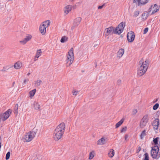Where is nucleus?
Wrapping results in <instances>:
<instances>
[{
  "mask_svg": "<svg viewBox=\"0 0 160 160\" xmlns=\"http://www.w3.org/2000/svg\"><path fill=\"white\" fill-rule=\"evenodd\" d=\"M65 128V124L63 122L61 123L57 127L54 132V134L55 135L54 136V140H58L61 138L64 132Z\"/></svg>",
  "mask_w": 160,
  "mask_h": 160,
  "instance_id": "1",
  "label": "nucleus"
},
{
  "mask_svg": "<svg viewBox=\"0 0 160 160\" xmlns=\"http://www.w3.org/2000/svg\"><path fill=\"white\" fill-rule=\"evenodd\" d=\"M139 64L140 66L138 68L137 75L140 77L146 72L149 65V61L146 60L144 62L143 60H141L139 62Z\"/></svg>",
  "mask_w": 160,
  "mask_h": 160,
  "instance_id": "2",
  "label": "nucleus"
},
{
  "mask_svg": "<svg viewBox=\"0 0 160 160\" xmlns=\"http://www.w3.org/2000/svg\"><path fill=\"white\" fill-rule=\"evenodd\" d=\"M73 49L71 48L68 52L66 59L67 67H69L73 62L74 59Z\"/></svg>",
  "mask_w": 160,
  "mask_h": 160,
  "instance_id": "3",
  "label": "nucleus"
},
{
  "mask_svg": "<svg viewBox=\"0 0 160 160\" xmlns=\"http://www.w3.org/2000/svg\"><path fill=\"white\" fill-rule=\"evenodd\" d=\"M159 150V147L158 146H155L152 147L151 154L152 158L158 159L160 157Z\"/></svg>",
  "mask_w": 160,
  "mask_h": 160,
  "instance_id": "4",
  "label": "nucleus"
},
{
  "mask_svg": "<svg viewBox=\"0 0 160 160\" xmlns=\"http://www.w3.org/2000/svg\"><path fill=\"white\" fill-rule=\"evenodd\" d=\"M36 134V132L33 131H31L27 133L24 136L25 141L28 142L31 141L35 137Z\"/></svg>",
  "mask_w": 160,
  "mask_h": 160,
  "instance_id": "5",
  "label": "nucleus"
},
{
  "mask_svg": "<svg viewBox=\"0 0 160 160\" xmlns=\"http://www.w3.org/2000/svg\"><path fill=\"white\" fill-rule=\"evenodd\" d=\"M12 112V110L9 109L3 114L0 113V120H6Z\"/></svg>",
  "mask_w": 160,
  "mask_h": 160,
  "instance_id": "6",
  "label": "nucleus"
},
{
  "mask_svg": "<svg viewBox=\"0 0 160 160\" xmlns=\"http://www.w3.org/2000/svg\"><path fill=\"white\" fill-rule=\"evenodd\" d=\"M125 25V23L124 22L120 23L117 27L115 28L116 31L115 34H120L123 32Z\"/></svg>",
  "mask_w": 160,
  "mask_h": 160,
  "instance_id": "7",
  "label": "nucleus"
},
{
  "mask_svg": "<svg viewBox=\"0 0 160 160\" xmlns=\"http://www.w3.org/2000/svg\"><path fill=\"white\" fill-rule=\"evenodd\" d=\"M116 32L115 28L112 27H110L106 28L105 30L104 35L106 37L108 35L115 33Z\"/></svg>",
  "mask_w": 160,
  "mask_h": 160,
  "instance_id": "8",
  "label": "nucleus"
},
{
  "mask_svg": "<svg viewBox=\"0 0 160 160\" xmlns=\"http://www.w3.org/2000/svg\"><path fill=\"white\" fill-rule=\"evenodd\" d=\"M159 10L156 4H155L154 6L151 5L150 8L148 10L149 13H150L151 14H153Z\"/></svg>",
  "mask_w": 160,
  "mask_h": 160,
  "instance_id": "9",
  "label": "nucleus"
},
{
  "mask_svg": "<svg viewBox=\"0 0 160 160\" xmlns=\"http://www.w3.org/2000/svg\"><path fill=\"white\" fill-rule=\"evenodd\" d=\"M127 38L128 41L130 42H132L135 38L134 33L133 32L131 31L128 33L127 35Z\"/></svg>",
  "mask_w": 160,
  "mask_h": 160,
  "instance_id": "10",
  "label": "nucleus"
},
{
  "mask_svg": "<svg viewBox=\"0 0 160 160\" xmlns=\"http://www.w3.org/2000/svg\"><path fill=\"white\" fill-rule=\"evenodd\" d=\"M44 24H42L39 27L40 31L42 35H44L46 33V28L44 26Z\"/></svg>",
  "mask_w": 160,
  "mask_h": 160,
  "instance_id": "11",
  "label": "nucleus"
},
{
  "mask_svg": "<svg viewBox=\"0 0 160 160\" xmlns=\"http://www.w3.org/2000/svg\"><path fill=\"white\" fill-rule=\"evenodd\" d=\"M159 121H153L152 122V126L154 130H158V128Z\"/></svg>",
  "mask_w": 160,
  "mask_h": 160,
  "instance_id": "12",
  "label": "nucleus"
},
{
  "mask_svg": "<svg viewBox=\"0 0 160 160\" xmlns=\"http://www.w3.org/2000/svg\"><path fill=\"white\" fill-rule=\"evenodd\" d=\"M72 8V7L71 5H68L66 6L64 9V13L66 14H68L71 11Z\"/></svg>",
  "mask_w": 160,
  "mask_h": 160,
  "instance_id": "13",
  "label": "nucleus"
},
{
  "mask_svg": "<svg viewBox=\"0 0 160 160\" xmlns=\"http://www.w3.org/2000/svg\"><path fill=\"white\" fill-rule=\"evenodd\" d=\"M124 52V50L123 49L121 48L117 52V57L120 58H121Z\"/></svg>",
  "mask_w": 160,
  "mask_h": 160,
  "instance_id": "14",
  "label": "nucleus"
},
{
  "mask_svg": "<svg viewBox=\"0 0 160 160\" xmlns=\"http://www.w3.org/2000/svg\"><path fill=\"white\" fill-rule=\"evenodd\" d=\"M82 20V18L80 17H78L74 20L73 25L77 26H78Z\"/></svg>",
  "mask_w": 160,
  "mask_h": 160,
  "instance_id": "15",
  "label": "nucleus"
},
{
  "mask_svg": "<svg viewBox=\"0 0 160 160\" xmlns=\"http://www.w3.org/2000/svg\"><path fill=\"white\" fill-rule=\"evenodd\" d=\"M105 143V139L104 138L99 139L97 142V145H103Z\"/></svg>",
  "mask_w": 160,
  "mask_h": 160,
  "instance_id": "16",
  "label": "nucleus"
},
{
  "mask_svg": "<svg viewBox=\"0 0 160 160\" xmlns=\"http://www.w3.org/2000/svg\"><path fill=\"white\" fill-rule=\"evenodd\" d=\"M22 67V63L21 62H18L14 65V68L17 69H20Z\"/></svg>",
  "mask_w": 160,
  "mask_h": 160,
  "instance_id": "17",
  "label": "nucleus"
},
{
  "mask_svg": "<svg viewBox=\"0 0 160 160\" xmlns=\"http://www.w3.org/2000/svg\"><path fill=\"white\" fill-rule=\"evenodd\" d=\"M148 13L147 12L143 13L142 15V20L144 21L148 17Z\"/></svg>",
  "mask_w": 160,
  "mask_h": 160,
  "instance_id": "18",
  "label": "nucleus"
},
{
  "mask_svg": "<svg viewBox=\"0 0 160 160\" xmlns=\"http://www.w3.org/2000/svg\"><path fill=\"white\" fill-rule=\"evenodd\" d=\"M33 106L34 109L36 110H38L40 108V105L39 104L36 102H34L33 103Z\"/></svg>",
  "mask_w": 160,
  "mask_h": 160,
  "instance_id": "19",
  "label": "nucleus"
},
{
  "mask_svg": "<svg viewBox=\"0 0 160 160\" xmlns=\"http://www.w3.org/2000/svg\"><path fill=\"white\" fill-rule=\"evenodd\" d=\"M36 89H34L30 91L29 92V96L32 98L35 95V93L36 92Z\"/></svg>",
  "mask_w": 160,
  "mask_h": 160,
  "instance_id": "20",
  "label": "nucleus"
},
{
  "mask_svg": "<svg viewBox=\"0 0 160 160\" xmlns=\"http://www.w3.org/2000/svg\"><path fill=\"white\" fill-rule=\"evenodd\" d=\"M114 154V151L113 149H111L108 153V156L110 158L112 157Z\"/></svg>",
  "mask_w": 160,
  "mask_h": 160,
  "instance_id": "21",
  "label": "nucleus"
},
{
  "mask_svg": "<svg viewBox=\"0 0 160 160\" xmlns=\"http://www.w3.org/2000/svg\"><path fill=\"white\" fill-rule=\"evenodd\" d=\"M147 122V121H141L140 123V127L142 128H143L146 126Z\"/></svg>",
  "mask_w": 160,
  "mask_h": 160,
  "instance_id": "22",
  "label": "nucleus"
},
{
  "mask_svg": "<svg viewBox=\"0 0 160 160\" xmlns=\"http://www.w3.org/2000/svg\"><path fill=\"white\" fill-rule=\"evenodd\" d=\"M50 22L49 20L45 21L42 23V24H44V26L46 28L48 27L50 24Z\"/></svg>",
  "mask_w": 160,
  "mask_h": 160,
  "instance_id": "23",
  "label": "nucleus"
},
{
  "mask_svg": "<svg viewBox=\"0 0 160 160\" xmlns=\"http://www.w3.org/2000/svg\"><path fill=\"white\" fill-rule=\"evenodd\" d=\"M18 104H16L15 105L14 108V113L16 114H17L18 112Z\"/></svg>",
  "mask_w": 160,
  "mask_h": 160,
  "instance_id": "24",
  "label": "nucleus"
},
{
  "mask_svg": "<svg viewBox=\"0 0 160 160\" xmlns=\"http://www.w3.org/2000/svg\"><path fill=\"white\" fill-rule=\"evenodd\" d=\"M159 139V137H157L156 138H154L153 139V141L155 146H157V145L158 144V142Z\"/></svg>",
  "mask_w": 160,
  "mask_h": 160,
  "instance_id": "25",
  "label": "nucleus"
},
{
  "mask_svg": "<svg viewBox=\"0 0 160 160\" xmlns=\"http://www.w3.org/2000/svg\"><path fill=\"white\" fill-rule=\"evenodd\" d=\"M42 81L40 80H38L35 82V85L36 87L39 86L42 83Z\"/></svg>",
  "mask_w": 160,
  "mask_h": 160,
  "instance_id": "26",
  "label": "nucleus"
},
{
  "mask_svg": "<svg viewBox=\"0 0 160 160\" xmlns=\"http://www.w3.org/2000/svg\"><path fill=\"white\" fill-rule=\"evenodd\" d=\"M11 68V66L9 65H7L5 67H4L3 68L1 71L2 72H5L8 70L9 68Z\"/></svg>",
  "mask_w": 160,
  "mask_h": 160,
  "instance_id": "27",
  "label": "nucleus"
},
{
  "mask_svg": "<svg viewBox=\"0 0 160 160\" xmlns=\"http://www.w3.org/2000/svg\"><path fill=\"white\" fill-rule=\"evenodd\" d=\"M42 53V52L41 49L37 50L36 55L35 56L37 58H38L41 55Z\"/></svg>",
  "mask_w": 160,
  "mask_h": 160,
  "instance_id": "28",
  "label": "nucleus"
},
{
  "mask_svg": "<svg viewBox=\"0 0 160 160\" xmlns=\"http://www.w3.org/2000/svg\"><path fill=\"white\" fill-rule=\"evenodd\" d=\"M68 39V38L66 36H64L62 37L60 41L62 43H64L66 41H67Z\"/></svg>",
  "mask_w": 160,
  "mask_h": 160,
  "instance_id": "29",
  "label": "nucleus"
},
{
  "mask_svg": "<svg viewBox=\"0 0 160 160\" xmlns=\"http://www.w3.org/2000/svg\"><path fill=\"white\" fill-rule=\"evenodd\" d=\"M146 130H144L142 131L140 135V137L141 139H142L146 135Z\"/></svg>",
  "mask_w": 160,
  "mask_h": 160,
  "instance_id": "30",
  "label": "nucleus"
},
{
  "mask_svg": "<svg viewBox=\"0 0 160 160\" xmlns=\"http://www.w3.org/2000/svg\"><path fill=\"white\" fill-rule=\"evenodd\" d=\"M124 121H119L116 124V128H117L119 127L123 123Z\"/></svg>",
  "mask_w": 160,
  "mask_h": 160,
  "instance_id": "31",
  "label": "nucleus"
},
{
  "mask_svg": "<svg viewBox=\"0 0 160 160\" xmlns=\"http://www.w3.org/2000/svg\"><path fill=\"white\" fill-rule=\"evenodd\" d=\"M28 42V41L27 40V39L25 38L23 40L20 41L19 42L21 44L24 45L25 44Z\"/></svg>",
  "mask_w": 160,
  "mask_h": 160,
  "instance_id": "32",
  "label": "nucleus"
},
{
  "mask_svg": "<svg viewBox=\"0 0 160 160\" xmlns=\"http://www.w3.org/2000/svg\"><path fill=\"white\" fill-rule=\"evenodd\" d=\"M149 0H140V4L144 5L147 3Z\"/></svg>",
  "mask_w": 160,
  "mask_h": 160,
  "instance_id": "33",
  "label": "nucleus"
},
{
  "mask_svg": "<svg viewBox=\"0 0 160 160\" xmlns=\"http://www.w3.org/2000/svg\"><path fill=\"white\" fill-rule=\"evenodd\" d=\"M32 36L31 35L28 34L27 35L25 38L27 39V40L28 41L32 38Z\"/></svg>",
  "mask_w": 160,
  "mask_h": 160,
  "instance_id": "34",
  "label": "nucleus"
},
{
  "mask_svg": "<svg viewBox=\"0 0 160 160\" xmlns=\"http://www.w3.org/2000/svg\"><path fill=\"white\" fill-rule=\"evenodd\" d=\"M94 152H91L89 153V159H92L94 157Z\"/></svg>",
  "mask_w": 160,
  "mask_h": 160,
  "instance_id": "35",
  "label": "nucleus"
},
{
  "mask_svg": "<svg viewBox=\"0 0 160 160\" xmlns=\"http://www.w3.org/2000/svg\"><path fill=\"white\" fill-rule=\"evenodd\" d=\"M144 155V160H149L148 154V153H145Z\"/></svg>",
  "mask_w": 160,
  "mask_h": 160,
  "instance_id": "36",
  "label": "nucleus"
},
{
  "mask_svg": "<svg viewBox=\"0 0 160 160\" xmlns=\"http://www.w3.org/2000/svg\"><path fill=\"white\" fill-rule=\"evenodd\" d=\"M10 156V152H8L6 154V160H8Z\"/></svg>",
  "mask_w": 160,
  "mask_h": 160,
  "instance_id": "37",
  "label": "nucleus"
},
{
  "mask_svg": "<svg viewBox=\"0 0 160 160\" xmlns=\"http://www.w3.org/2000/svg\"><path fill=\"white\" fill-rule=\"evenodd\" d=\"M159 107V104L158 103L155 104L153 107V109L156 110Z\"/></svg>",
  "mask_w": 160,
  "mask_h": 160,
  "instance_id": "38",
  "label": "nucleus"
},
{
  "mask_svg": "<svg viewBox=\"0 0 160 160\" xmlns=\"http://www.w3.org/2000/svg\"><path fill=\"white\" fill-rule=\"evenodd\" d=\"M127 127H123L121 130V132H125L127 130Z\"/></svg>",
  "mask_w": 160,
  "mask_h": 160,
  "instance_id": "39",
  "label": "nucleus"
},
{
  "mask_svg": "<svg viewBox=\"0 0 160 160\" xmlns=\"http://www.w3.org/2000/svg\"><path fill=\"white\" fill-rule=\"evenodd\" d=\"M139 11H135L134 14V16L135 17H137L139 14Z\"/></svg>",
  "mask_w": 160,
  "mask_h": 160,
  "instance_id": "40",
  "label": "nucleus"
},
{
  "mask_svg": "<svg viewBox=\"0 0 160 160\" xmlns=\"http://www.w3.org/2000/svg\"><path fill=\"white\" fill-rule=\"evenodd\" d=\"M133 2L135 3H137V2H138V5L139 6L140 5V0H134Z\"/></svg>",
  "mask_w": 160,
  "mask_h": 160,
  "instance_id": "41",
  "label": "nucleus"
},
{
  "mask_svg": "<svg viewBox=\"0 0 160 160\" xmlns=\"http://www.w3.org/2000/svg\"><path fill=\"white\" fill-rule=\"evenodd\" d=\"M137 109H133L132 112V115H135L137 112Z\"/></svg>",
  "mask_w": 160,
  "mask_h": 160,
  "instance_id": "42",
  "label": "nucleus"
},
{
  "mask_svg": "<svg viewBox=\"0 0 160 160\" xmlns=\"http://www.w3.org/2000/svg\"><path fill=\"white\" fill-rule=\"evenodd\" d=\"M148 30V28H146L144 29L143 30V34H146L147 33Z\"/></svg>",
  "mask_w": 160,
  "mask_h": 160,
  "instance_id": "43",
  "label": "nucleus"
},
{
  "mask_svg": "<svg viewBox=\"0 0 160 160\" xmlns=\"http://www.w3.org/2000/svg\"><path fill=\"white\" fill-rule=\"evenodd\" d=\"M148 116L147 115H146L143 117L142 120H146L148 119Z\"/></svg>",
  "mask_w": 160,
  "mask_h": 160,
  "instance_id": "44",
  "label": "nucleus"
},
{
  "mask_svg": "<svg viewBox=\"0 0 160 160\" xmlns=\"http://www.w3.org/2000/svg\"><path fill=\"white\" fill-rule=\"evenodd\" d=\"M121 83V80L120 79H118L117 81V84L118 85H120Z\"/></svg>",
  "mask_w": 160,
  "mask_h": 160,
  "instance_id": "45",
  "label": "nucleus"
},
{
  "mask_svg": "<svg viewBox=\"0 0 160 160\" xmlns=\"http://www.w3.org/2000/svg\"><path fill=\"white\" fill-rule=\"evenodd\" d=\"M78 92V91H74L72 92V94L73 95L76 96L77 95Z\"/></svg>",
  "mask_w": 160,
  "mask_h": 160,
  "instance_id": "46",
  "label": "nucleus"
},
{
  "mask_svg": "<svg viewBox=\"0 0 160 160\" xmlns=\"http://www.w3.org/2000/svg\"><path fill=\"white\" fill-rule=\"evenodd\" d=\"M141 150V148L140 147H139L138 148V149L137 150V153H138Z\"/></svg>",
  "mask_w": 160,
  "mask_h": 160,
  "instance_id": "47",
  "label": "nucleus"
},
{
  "mask_svg": "<svg viewBox=\"0 0 160 160\" xmlns=\"http://www.w3.org/2000/svg\"><path fill=\"white\" fill-rule=\"evenodd\" d=\"M104 5V4H103L102 6H99L98 7V9H101L102 8Z\"/></svg>",
  "mask_w": 160,
  "mask_h": 160,
  "instance_id": "48",
  "label": "nucleus"
},
{
  "mask_svg": "<svg viewBox=\"0 0 160 160\" xmlns=\"http://www.w3.org/2000/svg\"><path fill=\"white\" fill-rule=\"evenodd\" d=\"M77 26L76 25H73V26L72 27L71 29L72 30H73L75 27H76Z\"/></svg>",
  "mask_w": 160,
  "mask_h": 160,
  "instance_id": "49",
  "label": "nucleus"
},
{
  "mask_svg": "<svg viewBox=\"0 0 160 160\" xmlns=\"http://www.w3.org/2000/svg\"><path fill=\"white\" fill-rule=\"evenodd\" d=\"M28 81V79H25L24 81V82H23L24 83H26V82H27Z\"/></svg>",
  "mask_w": 160,
  "mask_h": 160,
  "instance_id": "50",
  "label": "nucleus"
},
{
  "mask_svg": "<svg viewBox=\"0 0 160 160\" xmlns=\"http://www.w3.org/2000/svg\"><path fill=\"white\" fill-rule=\"evenodd\" d=\"M128 136L127 135H125V140H126L127 138H128Z\"/></svg>",
  "mask_w": 160,
  "mask_h": 160,
  "instance_id": "51",
  "label": "nucleus"
},
{
  "mask_svg": "<svg viewBox=\"0 0 160 160\" xmlns=\"http://www.w3.org/2000/svg\"><path fill=\"white\" fill-rule=\"evenodd\" d=\"M2 11H3L4 10V7H2Z\"/></svg>",
  "mask_w": 160,
  "mask_h": 160,
  "instance_id": "52",
  "label": "nucleus"
},
{
  "mask_svg": "<svg viewBox=\"0 0 160 160\" xmlns=\"http://www.w3.org/2000/svg\"><path fill=\"white\" fill-rule=\"evenodd\" d=\"M38 58H37L36 57V56H35V58H34V61H36L37 60V59Z\"/></svg>",
  "mask_w": 160,
  "mask_h": 160,
  "instance_id": "53",
  "label": "nucleus"
},
{
  "mask_svg": "<svg viewBox=\"0 0 160 160\" xmlns=\"http://www.w3.org/2000/svg\"><path fill=\"white\" fill-rule=\"evenodd\" d=\"M158 98H157V99L155 101V102H157L158 101Z\"/></svg>",
  "mask_w": 160,
  "mask_h": 160,
  "instance_id": "54",
  "label": "nucleus"
},
{
  "mask_svg": "<svg viewBox=\"0 0 160 160\" xmlns=\"http://www.w3.org/2000/svg\"><path fill=\"white\" fill-rule=\"evenodd\" d=\"M15 82H13L12 83V85L13 86H14V85L15 84Z\"/></svg>",
  "mask_w": 160,
  "mask_h": 160,
  "instance_id": "55",
  "label": "nucleus"
},
{
  "mask_svg": "<svg viewBox=\"0 0 160 160\" xmlns=\"http://www.w3.org/2000/svg\"><path fill=\"white\" fill-rule=\"evenodd\" d=\"M155 120H159V119L158 118H157L155 119Z\"/></svg>",
  "mask_w": 160,
  "mask_h": 160,
  "instance_id": "56",
  "label": "nucleus"
},
{
  "mask_svg": "<svg viewBox=\"0 0 160 160\" xmlns=\"http://www.w3.org/2000/svg\"><path fill=\"white\" fill-rule=\"evenodd\" d=\"M30 74V73H28V74H27V76H29V75Z\"/></svg>",
  "mask_w": 160,
  "mask_h": 160,
  "instance_id": "57",
  "label": "nucleus"
},
{
  "mask_svg": "<svg viewBox=\"0 0 160 160\" xmlns=\"http://www.w3.org/2000/svg\"><path fill=\"white\" fill-rule=\"evenodd\" d=\"M97 45H98V44H96V45H94V47H96V46H97Z\"/></svg>",
  "mask_w": 160,
  "mask_h": 160,
  "instance_id": "58",
  "label": "nucleus"
},
{
  "mask_svg": "<svg viewBox=\"0 0 160 160\" xmlns=\"http://www.w3.org/2000/svg\"><path fill=\"white\" fill-rule=\"evenodd\" d=\"M121 120H124V119H123V118H122V119H121Z\"/></svg>",
  "mask_w": 160,
  "mask_h": 160,
  "instance_id": "59",
  "label": "nucleus"
},
{
  "mask_svg": "<svg viewBox=\"0 0 160 160\" xmlns=\"http://www.w3.org/2000/svg\"><path fill=\"white\" fill-rule=\"evenodd\" d=\"M159 144H160V141L159 142Z\"/></svg>",
  "mask_w": 160,
  "mask_h": 160,
  "instance_id": "60",
  "label": "nucleus"
}]
</instances>
